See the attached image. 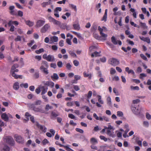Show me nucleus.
I'll list each match as a JSON object with an SVG mask.
<instances>
[{"mask_svg": "<svg viewBox=\"0 0 151 151\" xmlns=\"http://www.w3.org/2000/svg\"><path fill=\"white\" fill-rule=\"evenodd\" d=\"M49 67L47 62L45 61H42L41 65L40 67V69L43 73L47 75L49 73L48 68Z\"/></svg>", "mask_w": 151, "mask_h": 151, "instance_id": "obj_1", "label": "nucleus"}, {"mask_svg": "<svg viewBox=\"0 0 151 151\" xmlns=\"http://www.w3.org/2000/svg\"><path fill=\"white\" fill-rule=\"evenodd\" d=\"M18 67L19 65L17 64H14L13 65L10 70V73L12 76L14 77L15 79H17L18 78L22 79V75H17L15 73H14V72L13 71L14 70L18 68Z\"/></svg>", "mask_w": 151, "mask_h": 151, "instance_id": "obj_2", "label": "nucleus"}, {"mask_svg": "<svg viewBox=\"0 0 151 151\" xmlns=\"http://www.w3.org/2000/svg\"><path fill=\"white\" fill-rule=\"evenodd\" d=\"M28 106L30 108L35 112H40L42 113H44V111L40 108L36 107L33 104H28Z\"/></svg>", "mask_w": 151, "mask_h": 151, "instance_id": "obj_3", "label": "nucleus"}, {"mask_svg": "<svg viewBox=\"0 0 151 151\" xmlns=\"http://www.w3.org/2000/svg\"><path fill=\"white\" fill-rule=\"evenodd\" d=\"M42 83L43 85V86L45 87H50L51 88H53L54 86V83L53 82L48 81H42Z\"/></svg>", "mask_w": 151, "mask_h": 151, "instance_id": "obj_4", "label": "nucleus"}, {"mask_svg": "<svg viewBox=\"0 0 151 151\" xmlns=\"http://www.w3.org/2000/svg\"><path fill=\"white\" fill-rule=\"evenodd\" d=\"M139 107V105L136 106L135 105L132 106H131L132 110L134 114L138 115L139 114L140 110Z\"/></svg>", "mask_w": 151, "mask_h": 151, "instance_id": "obj_5", "label": "nucleus"}, {"mask_svg": "<svg viewBox=\"0 0 151 151\" xmlns=\"http://www.w3.org/2000/svg\"><path fill=\"white\" fill-rule=\"evenodd\" d=\"M6 142L11 146H13L14 144V141L13 138L11 136H7L5 138Z\"/></svg>", "mask_w": 151, "mask_h": 151, "instance_id": "obj_6", "label": "nucleus"}, {"mask_svg": "<svg viewBox=\"0 0 151 151\" xmlns=\"http://www.w3.org/2000/svg\"><path fill=\"white\" fill-rule=\"evenodd\" d=\"M109 61L110 64L114 66L117 65L119 63V60L117 59L114 58H110L109 59Z\"/></svg>", "mask_w": 151, "mask_h": 151, "instance_id": "obj_7", "label": "nucleus"}, {"mask_svg": "<svg viewBox=\"0 0 151 151\" xmlns=\"http://www.w3.org/2000/svg\"><path fill=\"white\" fill-rule=\"evenodd\" d=\"M50 28V25L49 24H45L41 29L40 32L42 33H45Z\"/></svg>", "mask_w": 151, "mask_h": 151, "instance_id": "obj_8", "label": "nucleus"}, {"mask_svg": "<svg viewBox=\"0 0 151 151\" xmlns=\"http://www.w3.org/2000/svg\"><path fill=\"white\" fill-rule=\"evenodd\" d=\"M14 137L18 143L21 144H23L24 143V139L21 136L15 135Z\"/></svg>", "mask_w": 151, "mask_h": 151, "instance_id": "obj_9", "label": "nucleus"}, {"mask_svg": "<svg viewBox=\"0 0 151 151\" xmlns=\"http://www.w3.org/2000/svg\"><path fill=\"white\" fill-rule=\"evenodd\" d=\"M45 22V19L39 20L36 22L35 27L37 28H39L43 26Z\"/></svg>", "mask_w": 151, "mask_h": 151, "instance_id": "obj_10", "label": "nucleus"}, {"mask_svg": "<svg viewBox=\"0 0 151 151\" xmlns=\"http://www.w3.org/2000/svg\"><path fill=\"white\" fill-rule=\"evenodd\" d=\"M111 41L114 45H117L118 44L119 45H121L122 44V42L120 40L116 41L115 37L113 36L111 38Z\"/></svg>", "mask_w": 151, "mask_h": 151, "instance_id": "obj_11", "label": "nucleus"}, {"mask_svg": "<svg viewBox=\"0 0 151 151\" xmlns=\"http://www.w3.org/2000/svg\"><path fill=\"white\" fill-rule=\"evenodd\" d=\"M58 116L59 114L58 112L55 111H52L51 112L50 117L51 119L54 120Z\"/></svg>", "mask_w": 151, "mask_h": 151, "instance_id": "obj_12", "label": "nucleus"}, {"mask_svg": "<svg viewBox=\"0 0 151 151\" xmlns=\"http://www.w3.org/2000/svg\"><path fill=\"white\" fill-rule=\"evenodd\" d=\"M35 125L42 131L43 132L45 131L46 128L45 127L40 125L38 122H35Z\"/></svg>", "mask_w": 151, "mask_h": 151, "instance_id": "obj_13", "label": "nucleus"}, {"mask_svg": "<svg viewBox=\"0 0 151 151\" xmlns=\"http://www.w3.org/2000/svg\"><path fill=\"white\" fill-rule=\"evenodd\" d=\"M40 89L41 91V95H44L47 92L48 88L47 87H45V86H41L40 87Z\"/></svg>", "mask_w": 151, "mask_h": 151, "instance_id": "obj_14", "label": "nucleus"}, {"mask_svg": "<svg viewBox=\"0 0 151 151\" xmlns=\"http://www.w3.org/2000/svg\"><path fill=\"white\" fill-rule=\"evenodd\" d=\"M1 118L2 119L5 121L7 122L9 120V117L5 113H2L1 115Z\"/></svg>", "mask_w": 151, "mask_h": 151, "instance_id": "obj_15", "label": "nucleus"}, {"mask_svg": "<svg viewBox=\"0 0 151 151\" xmlns=\"http://www.w3.org/2000/svg\"><path fill=\"white\" fill-rule=\"evenodd\" d=\"M24 21L25 24L29 27H32L34 25V22L29 20H25Z\"/></svg>", "mask_w": 151, "mask_h": 151, "instance_id": "obj_16", "label": "nucleus"}, {"mask_svg": "<svg viewBox=\"0 0 151 151\" xmlns=\"http://www.w3.org/2000/svg\"><path fill=\"white\" fill-rule=\"evenodd\" d=\"M107 9H106L105 10L104 14L103 16V17L101 19V21H104V22H106L107 20Z\"/></svg>", "mask_w": 151, "mask_h": 151, "instance_id": "obj_17", "label": "nucleus"}, {"mask_svg": "<svg viewBox=\"0 0 151 151\" xmlns=\"http://www.w3.org/2000/svg\"><path fill=\"white\" fill-rule=\"evenodd\" d=\"M101 53V51H99V52L95 51L91 54V57L92 58H94L95 56L96 57L100 56L101 55H100V54Z\"/></svg>", "mask_w": 151, "mask_h": 151, "instance_id": "obj_18", "label": "nucleus"}, {"mask_svg": "<svg viewBox=\"0 0 151 151\" xmlns=\"http://www.w3.org/2000/svg\"><path fill=\"white\" fill-rule=\"evenodd\" d=\"M54 57L50 55H49L47 56L46 60L50 62L53 61L54 60Z\"/></svg>", "mask_w": 151, "mask_h": 151, "instance_id": "obj_19", "label": "nucleus"}, {"mask_svg": "<svg viewBox=\"0 0 151 151\" xmlns=\"http://www.w3.org/2000/svg\"><path fill=\"white\" fill-rule=\"evenodd\" d=\"M83 76L85 77H88L89 79H91L92 77V75L91 73H88L86 71L84 72L83 73Z\"/></svg>", "mask_w": 151, "mask_h": 151, "instance_id": "obj_20", "label": "nucleus"}, {"mask_svg": "<svg viewBox=\"0 0 151 151\" xmlns=\"http://www.w3.org/2000/svg\"><path fill=\"white\" fill-rule=\"evenodd\" d=\"M13 88L14 89L16 90H18L19 88V83L18 82H16L13 85Z\"/></svg>", "mask_w": 151, "mask_h": 151, "instance_id": "obj_21", "label": "nucleus"}, {"mask_svg": "<svg viewBox=\"0 0 151 151\" xmlns=\"http://www.w3.org/2000/svg\"><path fill=\"white\" fill-rule=\"evenodd\" d=\"M90 142L92 144H97L98 142L97 139L94 137H92L90 139Z\"/></svg>", "mask_w": 151, "mask_h": 151, "instance_id": "obj_22", "label": "nucleus"}, {"mask_svg": "<svg viewBox=\"0 0 151 151\" xmlns=\"http://www.w3.org/2000/svg\"><path fill=\"white\" fill-rule=\"evenodd\" d=\"M106 133L110 137H114L115 136L114 134V132H111V130H107Z\"/></svg>", "mask_w": 151, "mask_h": 151, "instance_id": "obj_23", "label": "nucleus"}, {"mask_svg": "<svg viewBox=\"0 0 151 151\" xmlns=\"http://www.w3.org/2000/svg\"><path fill=\"white\" fill-rule=\"evenodd\" d=\"M10 147L6 145H4L1 151H9Z\"/></svg>", "mask_w": 151, "mask_h": 151, "instance_id": "obj_24", "label": "nucleus"}, {"mask_svg": "<svg viewBox=\"0 0 151 151\" xmlns=\"http://www.w3.org/2000/svg\"><path fill=\"white\" fill-rule=\"evenodd\" d=\"M73 27L74 29L77 30H79L80 28V25L78 24H73Z\"/></svg>", "mask_w": 151, "mask_h": 151, "instance_id": "obj_25", "label": "nucleus"}, {"mask_svg": "<svg viewBox=\"0 0 151 151\" xmlns=\"http://www.w3.org/2000/svg\"><path fill=\"white\" fill-rule=\"evenodd\" d=\"M51 78L52 79V80L54 81L53 79L57 80L59 78V77L57 73H54L53 76H51Z\"/></svg>", "mask_w": 151, "mask_h": 151, "instance_id": "obj_26", "label": "nucleus"}, {"mask_svg": "<svg viewBox=\"0 0 151 151\" xmlns=\"http://www.w3.org/2000/svg\"><path fill=\"white\" fill-rule=\"evenodd\" d=\"M44 50L43 48H40L39 50H37L35 51V52L37 54H39L44 52Z\"/></svg>", "mask_w": 151, "mask_h": 151, "instance_id": "obj_27", "label": "nucleus"}, {"mask_svg": "<svg viewBox=\"0 0 151 151\" xmlns=\"http://www.w3.org/2000/svg\"><path fill=\"white\" fill-rule=\"evenodd\" d=\"M39 71L35 73L33 75V77L35 79H37L39 77Z\"/></svg>", "mask_w": 151, "mask_h": 151, "instance_id": "obj_28", "label": "nucleus"}, {"mask_svg": "<svg viewBox=\"0 0 151 151\" xmlns=\"http://www.w3.org/2000/svg\"><path fill=\"white\" fill-rule=\"evenodd\" d=\"M106 100L107 104L109 106H111V98L110 97H108L107 98Z\"/></svg>", "mask_w": 151, "mask_h": 151, "instance_id": "obj_29", "label": "nucleus"}, {"mask_svg": "<svg viewBox=\"0 0 151 151\" xmlns=\"http://www.w3.org/2000/svg\"><path fill=\"white\" fill-rule=\"evenodd\" d=\"M130 88L132 90H139V88L138 86H131Z\"/></svg>", "mask_w": 151, "mask_h": 151, "instance_id": "obj_30", "label": "nucleus"}, {"mask_svg": "<svg viewBox=\"0 0 151 151\" xmlns=\"http://www.w3.org/2000/svg\"><path fill=\"white\" fill-rule=\"evenodd\" d=\"M62 10V8L61 7H56L54 10L55 13H58V11L60 12Z\"/></svg>", "mask_w": 151, "mask_h": 151, "instance_id": "obj_31", "label": "nucleus"}, {"mask_svg": "<svg viewBox=\"0 0 151 151\" xmlns=\"http://www.w3.org/2000/svg\"><path fill=\"white\" fill-rule=\"evenodd\" d=\"M72 65L70 64V63H67L66 65V68L68 70H70Z\"/></svg>", "mask_w": 151, "mask_h": 151, "instance_id": "obj_32", "label": "nucleus"}, {"mask_svg": "<svg viewBox=\"0 0 151 151\" xmlns=\"http://www.w3.org/2000/svg\"><path fill=\"white\" fill-rule=\"evenodd\" d=\"M20 86L22 87H24L25 88H27L28 87V84L27 83H22L20 84Z\"/></svg>", "mask_w": 151, "mask_h": 151, "instance_id": "obj_33", "label": "nucleus"}, {"mask_svg": "<svg viewBox=\"0 0 151 151\" xmlns=\"http://www.w3.org/2000/svg\"><path fill=\"white\" fill-rule=\"evenodd\" d=\"M42 144L43 145H45L46 144H48L49 143V141L48 140L46 139H45L42 142Z\"/></svg>", "mask_w": 151, "mask_h": 151, "instance_id": "obj_34", "label": "nucleus"}, {"mask_svg": "<svg viewBox=\"0 0 151 151\" xmlns=\"http://www.w3.org/2000/svg\"><path fill=\"white\" fill-rule=\"evenodd\" d=\"M52 22L55 24L59 25H60V22L59 21L55 20V19H54V20Z\"/></svg>", "mask_w": 151, "mask_h": 151, "instance_id": "obj_35", "label": "nucleus"}, {"mask_svg": "<svg viewBox=\"0 0 151 151\" xmlns=\"http://www.w3.org/2000/svg\"><path fill=\"white\" fill-rule=\"evenodd\" d=\"M92 92L91 91H89L87 96V99H90L92 96Z\"/></svg>", "mask_w": 151, "mask_h": 151, "instance_id": "obj_36", "label": "nucleus"}, {"mask_svg": "<svg viewBox=\"0 0 151 151\" xmlns=\"http://www.w3.org/2000/svg\"><path fill=\"white\" fill-rule=\"evenodd\" d=\"M98 101L101 104H103L104 103L103 101L101 100V96L100 95H98Z\"/></svg>", "mask_w": 151, "mask_h": 151, "instance_id": "obj_37", "label": "nucleus"}, {"mask_svg": "<svg viewBox=\"0 0 151 151\" xmlns=\"http://www.w3.org/2000/svg\"><path fill=\"white\" fill-rule=\"evenodd\" d=\"M74 65L76 66H78L79 64V62L77 60H75L73 62Z\"/></svg>", "mask_w": 151, "mask_h": 151, "instance_id": "obj_38", "label": "nucleus"}, {"mask_svg": "<svg viewBox=\"0 0 151 151\" xmlns=\"http://www.w3.org/2000/svg\"><path fill=\"white\" fill-rule=\"evenodd\" d=\"M123 115V112L120 111H118L117 112V115L118 116L121 117Z\"/></svg>", "mask_w": 151, "mask_h": 151, "instance_id": "obj_39", "label": "nucleus"}, {"mask_svg": "<svg viewBox=\"0 0 151 151\" xmlns=\"http://www.w3.org/2000/svg\"><path fill=\"white\" fill-rule=\"evenodd\" d=\"M49 4V3L47 2H43L41 4L42 6L43 7H46V6H47Z\"/></svg>", "mask_w": 151, "mask_h": 151, "instance_id": "obj_40", "label": "nucleus"}, {"mask_svg": "<svg viewBox=\"0 0 151 151\" xmlns=\"http://www.w3.org/2000/svg\"><path fill=\"white\" fill-rule=\"evenodd\" d=\"M140 57L143 60L147 61V57L143 54H141L140 55Z\"/></svg>", "mask_w": 151, "mask_h": 151, "instance_id": "obj_41", "label": "nucleus"}, {"mask_svg": "<svg viewBox=\"0 0 151 151\" xmlns=\"http://www.w3.org/2000/svg\"><path fill=\"white\" fill-rule=\"evenodd\" d=\"M99 138L101 139L104 140L105 142L107 141V139L104 136L100 135L99 136Z\"/></svg>", "mask_w": 151, "mask_h": 151, "instance_id": "obj_42", "label": "nucleus"}, {"mask_svg": "<svg viewBox=\"0 0 151 151\" xmlns=\"http://www.w3.org/2000/svg\"><path fill=\"white\" fill-rule=\"evenodd\" d=\"M70 55L73 57H76L77 55L76 53L72 51H70L69 52Z\"/></svg>", "mask_w": 151, "mask_h": 151, "instance_id": "obj_43", "label": "nucleus"}, {"mask_svg": "<svg viewBox=\"0 0 151 151\" xmlns=\"http://www.w3.org/2000/svg\"><path fill=\"white\" fill-rule=\"evenodd\" d=\"M116 72V70L115 69H114L113 68H111L110 71V73L111 74H114Z\"/></svg>", "mask_w": 151, "mask_h": 151, "instance_id": "obj_44", "label": "nucleus"}, {"mask_svg": "<svg viewBox=\"0 0 151 151\" xmlns=\"http://www.w3.org/2000/svg\"><path fill=\"white\" fill-rule=\"evenodd\" d=\"M52 38L54 42H56L58 41V37L56 36H53Z\"/></svg>", "mask_w": 151, "mask_h": 151, "instance_id": "obj_45", "label": "nucleus"}, {"mask_svg": "<svg viewBox=\"0 0 151 151\" xmlns=\"http://www.w3.org/2000/svg\"><path fill=\"white\" fill-rule=\"evenodd\" d=\"M64 148H65V150L67 151H74L73 150L69 148L67 145H65Z\"/></svg>", "mask_w": 151, "mask_h": 151, "instance_id": "obj_46", "label": "nucleus"}, {"mask_svg": "<svg viewBox=\"0 0 151 151\" xmlns=\"http://www.w3.org/2000/svg\"><path fill=\"white\" fill-rule=\"evenodd\" d=\"M143 124L144 126L148 127L149 126V124L148 122L145 121L143 122Z\"/></svg>", "mask_w": 151, "mask_h": 151, "instance_id": "obj_47", "label": "nucleus"}, {"mask_svg": "<svg viewBox=\"0 0 151 151\" xmlns=\"http://www.w3.org/2000/svg\"><path fill=\"white\" fill-rule=\"evenodd\" d=\"M72 39H69L68 38H67L66 39V42L69 45H71L72 44V42L71 41Z\"/></svg>", "mask_w": 151, "mask_h": 151, "instance_id": "obj_48", "label": "nucleus"}, {"mask_svg": "<svg viewBox=\"0 0 151 151\" xmlns=\"http://www.w3.org/2000/svg\"><path fill=\"white\" fill-rule=\"evenodd\" d=\"M73 101H69L68 102L67 104V105L68 106H72L73 104Z\"/></svg>", "mask_w": 151, "mask_h": 151, "instance_id": "obj_49", "label": "nucleus"}, {"mask_svg": "<svg viewBox=\"0 0 151 151\" xmlns=\"http://www.w3.org/2000/svg\"><path fill=\"white\" fill-rule=\"evenodd\" d=\"M76 130L77 132H78L81 133H83V131L82 129L78 128H76Z\"/></svg>", "mask_w": 151, "mask_h": 151, "instance_id": "obj_50", "label": "nucleus"}, {"mask_svg": "<svg viewBox=\"0 0 151 151\" xmlns=\"http://www.w3.org/2000/svg\"><path fill=\"white\" fill-rule=\"evenodd\" d=\"M41 100H37L35 102L34 104L35 105H39L41 104Z\"/></svg>", "mask_w": 151, "mask_h": 151, "instance_id": "obj_51", "label": "nucleus"}, {"mask_svg": "<svg viewBox=\"0 0 151 151\" xmlns=\"http://www.w3.org/2000/svg\"><path fill=\"white\" fill-rule=\"evenodd\" d=\"M146 118L148 120H150L151 119V115L148 112L146 113Z\"/></svg>", "mask_w": 151, "mask_h": 151, "instance_id": "obj_52", "label": "nucleus"}, {"mask_svg": "<svg viewBox=\"0 0 151 151\" xmlns=\"http://www.w3.org/2000/svg\"><path fill=\"white\" fill-rule=\"evenodd\" d=\"M81 76L79 75H75L74 76V78L75 79L76 81H77L78 80H79L81 78Z\"/></svg>", "mask_w": 151, "mask_h": 151, "instance_id": "obj_53", "label": "nucleus"}, {"mask_svg": "<svg viewBox=\"0 0 151 151\" xmlns=\"http://www.w3.org/2000/svg\"><path fill=\"white\" fill-rule=\"evenodd\" d=\"M17 15L18 16L22 17L23 16V12L22 11L19 10L18 11Z\"/></svg>", "mask_w": 151, "mask_h": 151, "instance_id": "obj_54", "label": "nucleus"}, {"mask_svg": "<svg viewBox=\"0 0 151 151\" xmlns=\"http://www.w3.org/2000/svg\"><path fill=\"white\" fill-rule=\"evenodd\" d=\"M73 88L76 91H78L80 90V88L78 85H74Z\"/></svg>", "mask_w": 151, "mask_h": 151, "instance_id": "obj_55", "label": "nucleus"}, {"mask_svg": "<svg viewBox=\"0 0 151 151\" xmlns=\"http://www.w3.org/2000/svg\"><path fill=\"white\" fill-rule=\"evenodd\" d=\"M62 64H63L62 62L61 61H58L57 63L58 66L59 68H61V67H62V66H63Z\"/></svg>", "mask_w": 151, "mask_h": 151, "instance_id": "obj_56", "label": "nucleus"}, {"mask_svg": "<svg viewBox=\"0 0 151 151\" xmlns=\"http://www.w3.org/2000/svg\"><path fill=\"white\" fill-rule=\"evenodd\" d=\"M66 26L67 25L65 24H62L60 26V28L63 29H65L66 28Z\"/></svg>", "mask_w": 151, "mask_h": 151, "instance_id": "obj_57", "label": "nucleus"}, {"mask_svg": "<svg viewBox=\"0 0 151 151\" xmlns=\"http://www.w3.org/2000/svg\"><path fill=\"white\" fill-rule=\"evenodd\" d=\"M40 87L38 88L35 89V92L37 94H39L40 92Z\"/></svg>", "mask_w": 151, "mask_h": 151, "instance_id": "obj_58", "label": "nucleus"}, {"mask_svg": "<svg viewBox=\"0 0 151 151\" xmlns=\"http://www.w3.org/2000/svg\"><path fill=\"white\" fill-rule=\"evenodd\" d=\"M140 101L139 99H136L133 100L132 101V103L133 104H135L139 102Z\"/></svg>", "mask_w": 151, "mask_h": 151, "instance_id": "obj_59", "label": "nucleus"}, {"mask_svg": "<svg viewBox=\"0 0 151 151\" xmlns=\"http://www.w3.org/2000/svg\"><path fill=\"white\" fill-rule=\"evenodd\" d=\"M100 60L101 61L103 62L104 63L105 62L106 60V59L105 57H103L102 58H100Z\"/></svg>", "mask_w": 151, "mask_h": 151, "instance_id": "obj_60", "label": "nucleus"}, {"mask_svg": "<svg viewBox=\"0 0 151 151\" xmlns=\"http://www.w3.org/2000/svg\"><path fill=\"white\" fill-rule=\"evenodd\" d=\"M15 40L16 41H21V37L20 36H17V38H15Z\"/></svg>", "mask_w": 151, "mask_h": 151, "instance_id": "obj_61", "label": "nucleus"}, {"mask_svg": "<svg viewBox=\"0 0 151 151\" xmlns=\"http://www.w3.org/2000/svg\"><path fill=\"white\" fill-rule=\"evenodd\" d=\"M63 96L62 94L60 93H59L56 96V97L59 99L61 98Z\"/></svg>", "mask_w": 151, "mask_h": 151, "instance_id": "obj_62", "label": "nucleus"}, {"mask_svg": "<svg viewBox=\"0 0 151 151\" xmlns=\"http://www.w3.org/2000/svg\"><path fill=\"white\" fill-rule=\"evenodd\" d=\"M94 145V144H93L91 145V147L92 149L95 150H97V146L95 145Z\"/></svg>", "mask_w": 151, "mask_h": 151, "instance_id": "obj_63", "label": "nucleus"}, {"mask_svg": "<svg viewBox=\"0 0 151 151\" xmlns=\"http://www.w3.org/2000/svg\"><path fill=\"white\" fill-rule=\"evenodd\" d=\"M144 42H146L150 44V39L148 37H145Z\"/></svg>", "mask_w": 151, "mask_h": 151, "instance_id": "obj_64", "label": "nucleus"}]
</instances>
